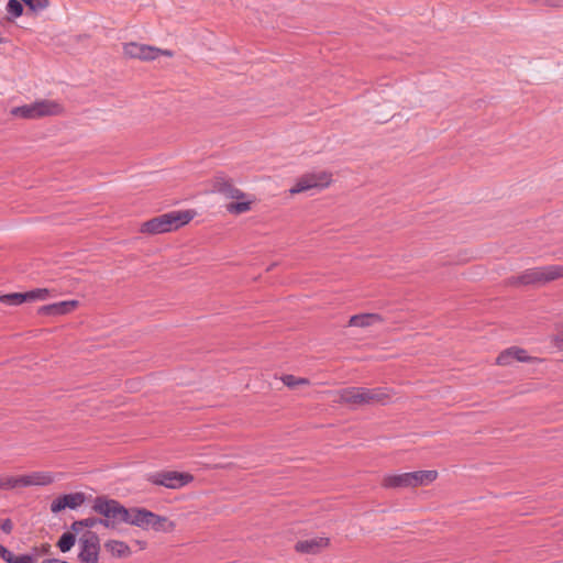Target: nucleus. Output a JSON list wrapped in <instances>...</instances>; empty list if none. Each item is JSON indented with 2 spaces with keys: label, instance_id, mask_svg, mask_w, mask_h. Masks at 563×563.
<instances>
[{
  "label": "nucleus",
  "instance_id": "f257e3e1",
  "mask_svg": "<svg viewBox=\"0 0 563 563\" xmlns=\"http://www.w3.org/2000/svg\"><path fill=\"white\" fill-rule=\"evenodd\" d=\"M211 191L220 194L227 199L236 200L225 207L231 214H242L251 209L252 201L246 199L247 195L236 188L233 180L223 173L217 174L212 179Z\"/></svg>",
  "mask_w": 563,
  "mask_h": 563
},
{
  "label": "nucleus",
  "instance_id": "f03ea898",
  "mask_svg": "<svg viewBox=\"0 0 563 563\" xmlns=\"http://www.w3.org/2000/svg\"><path fill=\"white\" fill-rule=\"evenodd\" d=\"M338 401L352 405L386 404L390 399L387 388L346 387L338 391Z\"/></svg>",
  "mask_w": 563,
  "mask_h": 563
},
{
  "label": "nucleus",
  "instance_id": "7ed1b4c3",
  "mask_svg": "<svg viewBox=\"0 0 563 563\" xmlns=\"http://www.w3.org/2000/svg\"><path fill=\"white\" fill-rule=\"evenodd\" d=\"M191 219L192 214L189 211H172L144 222L141 231L143 233L161 234L177 230L187 224Z\"/></svg>",
  "mask_w": 563,
  "mask_h": 563
},
{
  "label": "nucleus",
  "instance_id": "20e7f679",
  "mask_svg": "<svg viewBox=\"0 0 563 563\" xmlns=\"http://www.w3.org/2000/svg\"><path fill=\"white\" fill-rule=\"evenodd\" d=\"M91 509L102 516V526L111 529L123 523L124 516L128 514V508L107 496H97L92 501Z\"/></svg>",
  "mask_w": 563,
  "mask_h": 563
},
{
  "label": "nucleus",
  "instance_id": "39448f33",
  "mask_svg": "<svg viewBox=\"0 0 563 563\" xmlns=\"http://www.w3.org/2000/svg\"><path fill=\"white\" fill-rule=\"evenodd\" d=\"M63 112V107L54 100H38L30 104L14 107L11 109V115L27 120L40 119L44 117L58 115Z\"/></svg>",
  "mask_w": 563,
  "mask_h": 563
},
{
  "label": "nucleus",
  "instance_id": "423d86ee",
  "mask_svg": "<svg viewBox=\"0 0 563 563\" xmlns=\"http://www.w3.org/2000/svg\"><path fill=\"white\" fill-rule=\"evenodd\" d=\"M560 277H563V266L549 265L527 269L518 277L512 278L511 283L521 285L544 284Z\"/></svg>",
  "mask_w": 563,
  "mask_h": 563
},
{
  "label": "nucleus",
  "instance_id": "0eeeda50",
  "mask_svg": "<svg viewBox=\"0 0 563 563\" xmlns=\"http://www.w3.org/2000/svg\"><path fill=\"white\" fill-rule=\"evenodd\" d=\"M80 563H98L100 551V539L98 534L91 530H86L78 539Z\"/></svg>",
  "mask_w": 563,
  "mask_h": 563
},
{
  "label": "nucleus",
  "instance_id": "6e6552de",
  "mask_svg": "<svg viewBox=\"0 0 563 563\" xmlns=\"http://www.w3.org/2000/svg\"><path fill=\"white\" fill-rule=\"evenodd\" d=\"M123 52L130 58H137L141 60H154L158 56L173 57L174 52L170 49H162L156 46L130 42L124 44Z\"/></svg>",
  "mask_w": 563,
  "mask_h": 563
},
{
  "label": "nucleus",
  "instance_id": "1a4fd4ad",
  "mask_svg": "<svg viewBox=\"0 0 563 563\" xmlns=\"http://www.w3.org/2000/svg\"><path fill=\"white\" fill-rule=\"evenodd\" d=\"M331 174L325 172L309 173L302 175L289 189L291 195L305 192L311 189H323L331 184Z\"/></svg>",
  "mask_w": 563,
  "mask_h": 563
},
{
  "label": "nucleus",
  "instance_id": "9d476101",
  "mask_svg": "<svg viewBox=\"0 0 563 563\" xmlns=\"http://www.w3.org/2000/svg\"><path fill=\"white\" fill-rule=\"evenodd\" d=\"M148 481L154 485L178 489L189 484L192 481V476L176 471H162L151 474Z\"/></svg>",
  "mask_w": 563,
  "mask_h": 563
},
{
  "label": "nucleus",
  "instance_id": "9b49d317",
  "mask_svg": "<svg viewBox=\"0 0 563 563\" xmlns=\"http://www.w3.org/2000/svg\"><path fill=\"white\" fill-rule=\"evenodd\" d=\"M86 499V494L81 492L62 495L51 503V511L57 514L65 508L77 509Z\"/></svg>",
  "mask_w": 563,
  "mask_h": 563
},
{
  "label": "nucleus",
  "instance_id": "f8f14e48",
  "mask_svg": "<svg viewBox=\"0 0 563 563\" xmlns=\"http://www.w3.org/2000/svg\"><path fill=\"white\" fill-rule=\"evenodd\" d=\"M78 306L77 300H65L46 306L38 309V313L43 316H63L71 312Z\"/></svg>",
  "mask_w": 563,
  "mask_h": 563
},
{
  "label": "nucleus",
  "instance_id": "ddd939ff",
  "mask_svg": "<svg viewBox=\"0 0 563 563\" xmlns=\"http://www.w3.org/2000/svg\"><path fill=\"white\" fill-rule=\"evenodd\" d=\"M329 538L317 537L296 543V550L301 553L316 554L329 545Z\"/></svg>",
  "mask_w": 563,
  "mask_h": 563
},
{
  "label": "nucleus",
  "instance_id": "4468645a",
  "mask_svg": "<svg viewBox=\"0 0 563 563\" xmlns=\"http://www.w3.org/2000/svg\"><path fill=\"white\" fill-rule=\"evenodd\" d=\"M151 511L144 508H128L123 523H129L142 529H147L148 517Z\"/></svg>",
  "mask_w": 563,
  "mask_h": 563
},
{
  "label": "nucleus",
  "instance_id": "2eb2a0df",
  "mask_svg": "<svg viewBox=\"0 0 563 563\" xmlns=\"http://www.w3.org/2000/svg\"><path fill=\"white\" fill-rule=\"evenodd\" d=\"M529 357L526 354V351L516 346L509 347L505 351H503L496 362L498 365H510L514 361L518 362H527Z\"/></svg>",
  "mask_w": 563,
  "mask_h": 563
},
{
  "label": "nucleus",
  "instance_id": "dca6fc26",
  "mask_svg": "<svg viewBox=\"0 0 563 563\" xmlns=\"http://www.w3.org/2000/svg\"><path fill=\"white\" fill-rule=\"evenodd\" d=\"M147 529H153L157 532H172L175 529V523L164 516L156 515L151 511L148 517Z\"/></svg>",
  "mask_w": 563,
  "mask_h": 563
},
{
  "label": "nucleus",
  "instance_id": "f3484780",
  "mask_svg": "<svg viewBox=\"0 0 563 563\" xmlns=\"http://www.w3.org/2000/svg\"><path fill=\"white\" fill-rule=\"evenodd\" d=\"M410 487L428 485L432 483L437 476V471H416L408 473Z\"/></svg>",
  "mask_w": 563,
  "mask_h": 563
},
{
  "label": "nucleus",
  "instance_id": "a211bd4d",
  "mask_svg": "<svg viewBox=\"0 0 563 563\" xmlns=\"http://www.w3.org/2000/svg\"><path fill=\"white\" fill-rule=\"evenodd\" d=\"M24 487L26 486H45L54 482V476L49 472H33L23 475Z\"/></svg>",
  "mask_w": 563,
  "mask_h": 563
},
{
  "label": "nucleus",
  "instance_id": "6ab92c4d",
  "mask_svg": "<svg viewBox=\"0 0 563 563\" xmlns=\"http://www.w3.org/2000/svg\"><path fill=\"white\" fill-rule=\"evenodd\" d=\"M380 321V316L376 313L355 314L350 318L349 325L366 328Z\"/></svg>",
  "mask_w": 563,
  "mask_h": 563
},
{
  "label": "nucleus",
  "instance_id": "aec40b11",
  "mask_svg": "<svg viewBox=\"0 0 563 563\" xmlns=\"http://www.w3.org/2000/svg\"><path fill=\"white\" fill-rule=\"evenodd\" d=\"M383 486L386 488L410 487L408 473L386 475L383 479Z\"/></svg>",
  "mask_w": 563,
  "mask_h": 563
},
{
  "label": "nucleus",
  "instance_id": "412c9836",
  "mask_svg": "<svg viewBox=\"0 0 563 563\" xmlns=\"http://www.w3.org/2000/svg\"><path fill=\"white\" fill-rule=\"evenodd\" d=\"M104 547L113 556L117 558H126L131 554L130 547L123 541L109 540L106 542Z\"/></svg>",
  "mask_w": 563,
  "mask_h": 563
},
{
  "label": "nucleus",
  "instance_id": "4be33fe9",
  "mask_svg": "<svg viewBox=\"0 0 563 563\" xmlns=\"http://www.w3.org/2000/svg\"><path fill=\"white\" fill-rule=\"evenodd\" d=\"M0 301L8 306H19L26 301L25 292H12L0 296Z\"/></svg>",
  "mask_w": 563,
  "mask_h": 563
},
{
  "label": "nucleus",
  "instance_id": "5701e85b",
  "mask_svg": "<svg viewBox=\"0 0 563 563\" xmlns=\"http://www.w3.org/2000/svg\"><path fill=\"white\" fill-rule=\"evenodd\" d=\"M75 542H76L75 533L65 532L59 538V540L57 542V547L59 548V550L62 552L65 553V552H68L75 545Z\"/></svg>",
  "mask_w": 563,
  "mask_h": 563
},
{
  "label": "nucleus",
  "instance_id": "b1692460",
  "mask_svg": "<svg viewBox=\"0 0 563 563\" xmlns=\"http://www.w3.org/2000/svg\"><path fill=\"white\" fill-rule=\"evenodd\" d=\"M15 487H24L23 476L0 478V489H13Z\"/></svg>",
  "mask_w": 563,
  "mask_h": 563
},
{
  "label": "nucleus",
  "instance_id": "393cba45",
  "mask_svg": "<svg viewBox=\"0 0 563 563\" xmlns=\"http://www.w3.org/2000/svg\"><path fill=\"white\" fill-rule=\"evenodd\" d=\"M26 301L46 300L49 297V290L47 288H36L30 291H25Z\"/></svg>",
  "mask_w": 563,
  "mask_h": 563
},
{
  "label": "nucleus",
  "instance_id": "a878e982",
  "mask_svg": "<svg viewBox=\"0 0 563 563\" xmlns=\"http://www.w3.org/2000/svg\"><path fill=\"white\" fill-rule=\"evenodd\" d=\"M23 1L21 0H9L7 3V12L12 19L19 18L23 13Z\"/></svg>",
  "mask_w": 563,
  "mask_h": 563
},
{
  "label": "nucleus",
  "instance_id": "bb28decb",
  "mask_svg": "<svg viewBox=\"0 0 563 563\" xmlns=\"http://www.w3.org/2000/svg\"><path fill=\"white\" fill-rule=\"evenodd\" d=\"M283 383L289 388H296L299 385H308L309 380L294 375H284L282 377Z\"/></svg>",
  "mask_w": 563,
  "mask_h": 563
},
{
  "label": "nucleus",
  "instance_id": "cd10ccee",
  "mask_svg": "<svg viewBox=\"0 0 563 563\" xmlns=\"http://www.w3.org/2000/svg\"><path fill=\"white\" fill-rule=\"evenodd\" d=\"M81 521L87 530L95 528L97 525H102V522H103L101 518H96V517H88V518L81 519Z\"/></svg>",
  "mask_w": 563,
  "mask_h": 563
},
{
  "label": "nucleus",
  "instance_id": "c85d7f7f",
  "mask_svg": "<svg viewBox=\"0 0 563 563\" xmlns=\"http://www.w3.org/2000/svg\"><path fill=\"white\" fill-rule=\"evenodd\" d=\"M0 556L7 563H11L12 560L14 559V554L2 544H0Z\"/></svg>",
  "mask_w": 563,
  "mask_h": 563
},
{
  "label": "nucleus",
  "instance_id": "c756f323",
  "mask_svg": "<svg viewBox=\"0 0 563 563\" xmlns=\"http://www.w3.org/2000/svg\"><path fill=\"white\" fill-rule=\"evenodd\" d=\"M70 529H71V533H75V536L76 534H80L81 536L85 532L84 530L86 528H85V526H84V523H82V521L80 519V520L74 521L71 523V526H70Z\"/></svg>",
  "mask_w": 563,
  "mask_h": 563
},
{
  "label": "nucleus",
  "instance_id": "7c9ffc66",
  "mask_svg": "<svg viewBox=\"0 0 563 563\" xmlns=\"http://www.w3.org/2000/svg\"><path fill=\"white\" fill-rule=\"evenodd\" d=\"M0 529L4 532V533H11L12 529H13V523L10 519H3L0 521Z\"/></svg>",
  "mask_w": 563,
  "mask_h": 563
},
{
  "label": "nucleus",
  "instance_id": "2f4dec72",
  "mask_svg": "<svg viewBox=\"0 0 563 563\" xmlns=\"http://www.w3.org/2000/svg\"><path fill=\"white\" fill-rule=\"evenodd\" d=\"M11 563H34V560L31 555L24 554V555H14V559Z\"/></svg>",
  "mask_w": 563,
  "mask_h": 563
},
{
  "label": "nucleus",
  "instance_id": "473e14b6",
  "mask_svg": "<svg viewBox=\"0 0 563 563\" xmlns=\"http://www.w3.org/2000/svg\"><path fill=\"white\" fill-rule=\"evenodd\" d=\"M533 2H538V0H532ZM544 4L547 5H551V7H563V4H560L559 2H556L555 0H547L544 2Z\"/></svg>",
  "mask_w": 563,
  "mask_h": 563
},
{
  "label": "nucleus",
  "instance_id": "72a5a7b5",
  "mask_svg": "<svg viewBox=\"0 0 563 563\" xmlns=\"http://www.w3.org/2000/svg\"><path fill=\"white\" fill-rule=\"evenodd\" d=\"M558 345H559V347L563 349V333H561L558 336Z\"/></svg>",
  "mask_w": 563,
  "mask_h": 563
},
{
  "label": "nucleus",
  "instance_id": "f704fd0d",
  "mask_svg": "<svg viewBox=\"0 0 563 563\" xmlns=\"http://www.w3.org/2000/svg\"><path fill=\"white\" fill-rule=\"evenodd\" d=\"M2 43V38H0V44Z\"/></svg>",
  "mask_w": 563,
  "mask_h": 563
}]
</instances>
